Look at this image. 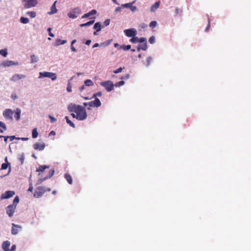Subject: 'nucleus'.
<instances>
[{"mask_svg": "<svg viewBox=\"0 0 251 251\" xmlns=\"http://www.w3.org/2000/svg\"><path fill=\"white\" fill-rule=\"evenodd\" d=\"M68 109L70 112H74L76 114L75 118L78 120H84L87 117L85 108L81 105L72 103L68 105Z\"/></svg>", "mask_w": 251, "mask_h": 251, "instance_id": "1", "label": "nucleus"}, {"mask_svg": "<svg viewBox=\"0 0 251 251\" xmlns=\"http://www.w3.org/2000/svg\"><path fill=\"white\" fill-rule=\"evenodd\" d=\"M39 78L43 77H48L50 78L52 80L54 81L57 78V75L54 73L49 72H42L39 73Z\"/></svg>", "mask_w": 251, "mask_h": 251, "instance_id": "2", "label": "nucleus"}, {"mask_svg": "<svg viewBox=\"0 0 251 251\" xmlns=\"http://www.w3.org/2000/svg\"><path fill=\"white\" fill-rule=\"evenodd\" d=\"M80 13V8L78 7H77L71 10L68 13V16L71 19H74L76 18Z\"/></svg>", "mask_w": 251, "mask_h": 251, "instance_id": "3", "label": "nucleus"}, {"mask_svg": "<svg viewBox=\"0 0 251 251\" xmlns=\"http://www.w3.org/2000/svg\"><path fill=\"white\" fill-rule=\"evenodd\" d=\"M100 84L108 92H110L114 89V85L112 81L110 80L102 81L100 83Z\"/></svg>", "mask_w": 251, "mask_h": 251, "instance_id": "4", "label": "nucleus"}, {"mask_svg": "<svg viewBox=\"0 0 251 251\" xmlns=\"http://www.w3.org/2000/svg\"><path fill=\"white\" fill-rule=\"evenodd\" d=\"M24 7L26 9L35 6L38 3V0H23Z\"/></svg>", "mask_w": 251, "mask_h": 251, "instance_id": "5", "label": "nucleus"}, {"mask_svg": "<svg viewBox=\"0 0 251 251\" xmlns=\"http://www.w3.org/2000/svg\"><path fill=\"white\" fill-rule=\"evenodd\" d=\"M125 34L128 37L135 36L137 34V30L134 28L125 29L124 30Z\"/></svg>", "mask_w": 251, "mask_h": 251, "instance_id": "6", "label": "nucleus"}, {"mask_svg": "<svg viewBox=\"0 0 251 251\" xmlns=\"http://www.w3.org/2000/svg\"><path fill=\"white\" fill-rule=\"evenodd\" d=\"M13 111L10 109H6L3 112V116L6 120L13 121Z\"/></svg>", "mask_w": 251, "mask_h": 251, "instance_id": "7", "label": "nucleus"}, {"mask_svg": "<svg viewBox=\"0 0 251 251\" xmlns=\"http://www.w3.org/2000/svg\"><path fill=\"white\" fill-rule=\"evenodd\" d=\"M19 65V63L18 62H15L11 60H5L1 63V65L4 67H8L13 65Z\"/></svg>", "mask_w": 251, "mask_h": 251, "instance_id": "8", "label": "nucleus"}, {"mask_svg": "<svg viewBox=\"0 0 251 251\" xmlns=\"http://www.w3.org/2000/svg\"><path fill=\"white\" fill-rule=\"evenodd\" d=\"M96 13H97V11L96 10H95V9H93V10H91L90 11H89V12L84 14L81 17V18L83 19V18H89V19L92 20L93 19V18L94 17H91V16H92V15L96 14Z\"/></svg>", "mask_w": 251, "mask_h": 251, "instance_id": "9", "label": "nucleus"}, {"mask_svg": "<svg viewBox=\"0 0 251 251\" xmlns=\"http://www.w3.org/2000/svg\"><path fill=\"white\" fill-rule=\"evenodd\" d=\"M25 77V75L15 74L10 78V80L13 81H16L19 79L24 78Z\"/></svg>", "mask_w": 251, "mask_h": 251, "instance_id": "10", "label": "nucleus"}, {"mask_svg": "<svg viewBox=\"0 0 251 251\" xmlns=\"http://www.w3.org/2000/svg\"><path fill=\"white\" fill-rule=\"evenodd\" d=\"M45 144L36 143L33 145V148L36 150L43 151L45 149Z\"/></svg>", "mask_w": 251, "mask_h": 251, "instance_id": "11", "label": "nucleus"}, {"mask_svg": "<svg viewBox=\"0 0 251 251\" xmlns=\"http://www.w3.org/2000/svg\"><path fill=\"white\" fill-rule=\"evenodd\" d=\"M56 1H55L54 3L51 5L50 7V11L48 12V14L52 15L56 13L57 12V9L56 7Z\"/></svg>", "mask_w": 251, "mask_h": 251, "instance_id": "12", "label": "nucleus"}, {"mask_svg": "<svg viewBox=\"0 0 251 251\" xmlns=\"http://www.w3.org/2000/svg\"><path fill=\"white\" fill-rule=\"evenodd\" d=\"M21 110L19 108H17L14 112V117L16 120L18 121L20 119Z\"/></svg>", "mask_w": 251, "mask_h": 251, "instance_id": "13", "label": "nucleus"}, {"mask_svg": "<svg viewBox=\"0 0 251 251\" xmlns=\"http://www.w3.org/2000/svg\"><path fill=\"white\" fill-rule=\"evenodd\" d=\"M95 18H94L93 20H90V21L86 23H84V24H81L80 25V27H86V26H90L91 25H93L94 22H95Z\"/></svg>", "mask_w": 251, "mask_h": 251, "instance_id": "14", "label": "nucleus"}, {"mask_svg": "<svg viewBox=\"0 0 251 251\" xmlns=\"http://www.w3.org/2000/svg\"><path fill=\"white\" fill-rule=\"evenodd\" d=\"M93 28L96 30V32H99L101 29V25L100 22H97L93 26Z\"/></svg>", "mask_w": 251, "mask_h": 251, "instance_id": "15", "label": "nucleus"}, {"mask_svg": "<svg viewBox=\"0 0 251 251\" xmlns=\"http://www.w3.org/2000/svg\"><path fill=\"white\" fill-rule=\"evenodd\" d=\"M160 5V1H157L155 3H154L151 8V11L152 12H154L156 11L159 7Z\"/></svg>", "mask_w": 251, "mask_h": 251, "instance_id": "16", "label": "nucleus"}, {"mask_svg": "<svg viewBox=\"0 0 251 251\" xmlns=\"http://www.w3.org/2000/svg\"><path fill=\"white\" fill-rule=\"evenodd\" d=\"M147 49V43L143 44V45H138L137 48V50L138 51H140L141 50H146Z\"/></svg>", "mask_w": 251, "mask_h": 251, "instance_id": "17", "label": "nucleus"}, {"mask_svg": "<svg viewBox=\"0 0 251 251\" xmlns=\"http://www.w3.org/2000/svg\"><path fill=\"white\" fill-rule=\"evenodd\" d=\"M66 43H67V40H62L60 39H57L55 40V46H58L61 45L65 44Z\"/></svg>", "mask_w": 251, "mask_h": 251, "instance_id": "18", "label": "nucleus"}, {"mask_svg": "<svg viewBox=\"0 0 251 251\" xmlns=\"http://www.w3.org/2000/svg\"><path fill=\"white\" fill-rule=\"evenodd\" d=\"M93 103L94 105V107H99L101 106V102L100 100L97 98H96L94 100H93Z\"/></svg>", "mask_w": 251, "mask_h": 251, "instance_id": "19", "label": "nucleus"}, {"mask_svg": "<svg viewBox=\"0 0 251 251\" xmlns=\"http://www.w3.org/2000/svg\"><path fill=\"white\" fill-rule=\"evenodd\" d=\"M135 2V1H133L132 2L127 3H125V4H122V7L123 8H130V7L132 6V5L133 3H134Z\"/></svg>", "mask_w": 251, "mask_h": 251, "instance_id": "20", "label": "nucleus"}, {"mask_svg": "<svg viewBox=\"0 0 251 251\" xmlns=\"http://www.w3.org/2000/svg\"><path fill=\"white\" fill-rule=\"evenodd\" d=\"M84 84L87 86H91L94 85V82L91 79H86L84 81Z\"/></svg>", "mask_w": 251, "mask_h": 251, "instance_id": "21", "label": "nucleus"}, {"mask_svg": "<svg viewBox=\"0 0 251 251\" xmlns=\"http://www.w3.org/2000/svg\"><path fill=\"white\" fill-rule=\"evenodd\" d=\"M38 132L36 128L32 129V137L33 138H36L38 137Z\"/></svg>", "mask_w": 251, "mask_h": 251, "instance_id": "22", "label": "nucleus"}, {"mask_svg": "<svg viewBox=\"0 0 251 251\" xmlns=\"http://www.w3.org/2000/svg\"><path fill=\"white\" fill-rule=\"evenodd\" d=\"M65 118L66 120V122L70 125V126L73 128L75 127V124L69 119L68 116H66Z\"/></svg>", "mask_w": 251, "mask_h": 251, "instance_id": "23", "label": "nucleus"}, {"mask_svg": "<svg viewBox=\"0 0 251 251\" xmlns=\"http://www.w3.org/2000/svg\"><path fill=\"white\" fill-rule=\"evenodd\" d=\"M20 22L22 24H27L29 23V20L28 18H27L22 17L20 18Z\"/></svg>", "mask_w": 251, "mask_h": 251, "instance_id": "24", "label": "nucleus"}, {"mask_svg": "<svg viewBox=\"0 0 251 251\" xmlns=\"http://www.w3.org/2000/svg\"><path fill=\"white\" fill-rule=\"evenodd\" d=\"M130 42L133 44H136L139 42V38L136 36L132 37L129 40Z\"/></svg>", "mask_w": 251, "mask_h": 251, "instance_id": "25", "label": "nucleus"}, {"mask_svg": "<svg viewBox=\"0 0 251 251\" xmlns=\"http://www.w3.org/2000/svg\"><path fill=\"white\" fill-rule=\"evenodd\" d=\"M31 63H34L38 61V59L37 56L33 54L30 56Z\"/></svg>", "mask_w": 251, "mask_h": 251, "instance_id": "26", "label": "nucleus"}, {"mask_svg": "<svg viewBox=\"0 0 251 251\" xmlns=\"http://www.w3.org/2000/svg\"><path fill=\"white\" fill-rule=\"evenodd\" d=\"M131 46L129 45H121L120 46V49H123L124 50H126L130 49Z\"/></svg>", "mask_w": 251, "mask_h": 251, "instance_id": "27", "label": "nucleus"}, {"mask_svg": "<svg viewBox=\"0 0 251 251\" xmlns=\"http://www.w3.org/2000/svg\"><path fill=\"white\" fill-rule=\"evenodd\" d=\"M26 15H29L32 18H34L36 16V13L34 11H29L26 12Z\"/></svg>", "mask_w": 251, "mask_h": 251, "instance_id": "28", "label": "nucleus"}, {"mask_svg": "<svg viewBox=\"0 0 251 251\" xmlns=\"http://www.w3.org/2000/svg\"><path fill=\"white\" fill-rule=\"evenodd\" d=\"M152 60V58L151 57H148L147 59V60H146V62L145 63V65L146 66H150L151 63V62Z\"/></svg>", "mask_w": 251, "mask_h": 251, "instance_id": "29", "label": "nucleus"}, {"mask_svg": "<svg viewBox=\"0 0 251 251\" xmlns=\"http://www.w3.org/2000/svg\"><path fill=\"white\" fill-rule=\"evenodd\" d=\"M125 84V81L122 80L119 82H116L114 85L115 87H120L121 86L124 85Z\"/></svg>", "mask_w": 251, "mask_h": 251, "instance_id": "30", "label": "nucleus"}, {"mask_svg": "<svg viewBox=\"0 0 251 251\" xmlns=\"http://www.w3.org/2000/svg\"><path fill=\"white\" fill-rule=\"evenodd\" d=\"M67 91L68 92H71L72 91V85H71V82H70V80L68 81V83L67 87Z\"/></svg>", "mask_w": 251, "mask_h": 251, "instance_id": "31", "label": "nucleus"}, {"mask_svg": "<svg viewBox=\"0 0 251 251\" xmlns=\"http://www.w3.org/2000/svg\"><path fill=\"white\" fill-rule=\"evenodd\" d=\"M7 55V51L6 49L1 50V55L6 57Z\"/></svg>", "mask_w": 251, "mask_h": 251, "instance_id": "32", "label": "nucleus"}, {"mask_svg": "<svg viewBox=\"0 0 251 251\" xmlns=\"http://www.w3.org/2000/svg\"><path fill=\"white\" fill-rule=\"evenodd\" d=\"M155 39L154 36H152L150 37V38L149 39V42L150 44H152L155 43Z\"/></svg>", "mask_w": 251, "mask_h": 251, "instance_id": "33", "label": "nucleus"}, {"mask_svg": "<svg viewBox=\"0 0 251 251\" xmlns=\"http://www.w3.org/2000/svg\"><path fill=\"white\" fill-rule=\"evenodd\" d=\"M102 96V92L100 91L98 92L97 93L94 94L92 98H96L97 97H101Z\"/></svg>", "mask_w": 251, "mask_h": 251, "instance_id": "34", "label": "nucleus"}, {"mask_svg": "<svg viewBox=\"0 0 251 251\" xmlns=\"http://www.w3.org/2000/svg\"><path fill=\"white\" fill-rule=\"evenodd\" d=\"M140 43H143L144 44L147 43V39L145 37H141L139 38V42Z\"/></svg>", "mask_w": 251, "mask_h": 251, "instance_id": "35", "label": "nucleus"}, {"mask_svg": "<svg viewBox=\"0 0 251 251\" xmlns=\"http://www.w3.org/2000/svg\"><path fill=\"white\" fill-rule=\"evenodd\" d=\"M49 118L50 119V122L51 123H54L56 122L57 120L56 118H55L54 117L49 115Z\"/></svg>", "mask_w": 251, "mask_h": 251, "instance_id": "36", "label": "nucleus"}, {"mask_svg": "<svg viewBox=\"0 0 251 251\" xmlns=\"http://www.w3.org/2000/svg\"><path fill=\"white\" fill-rule=\"evenodd\" d=\"M157 25V22L156 21H152L150 24V26L151 28L154 27Z\"/></svg>", "mask_w": 251, "mask_h": 251, "instance_id": "37", "label": "nucleus"}, {"mask_svg": "<svg viewBox=\"0 0 251 251\" xmlns=\"http://www.w3.org/2000/svg\"><path fill=\"white\" fill-rule=\"evenodd\" d=\"M124 69V67H123V68L120 67V68H118V69L114 71L113 73L114 74H118L119 73H121Z\"/></svg>", "mask_w": 251, "mask_h": 251, "instance_id": "38", "label": "nucleus"}, {"mask_svg": "<svg viewBox=\"0 0 251 251\" xmlns=\"http://www.w3.org/2000/svg\"><path fill=\"white\" fill-rule=\"evenodd\" d=\"M51 30H52V28L51 27H49L48 28V31L49 32V36L51 37H53L54 36V34H53L51 32Z\"/></svg>", "mask_w": 251, "mask_h": 251, "instance_id": "39", "label": "nucleus"}, {"mask_svg": "<svg viewBox=\"0 0 251 251\" xmlns=\"http://www.w3.org/2000/svg\"><path fill=\"white\" fill-rule=\"evenodd\" d=\"M207 17H208V25L207 26V27L205 28V31H206V32L208 31L209 28L210 26V19L209 18L208 16H207Z\"/></svg>", "mask_w": 251, "mask_h": 251, "instance_id": "40", "label": "nucleus"}, {"mask_svg": "<svg viewBox=\"0 0 251 251\" xmlns=\"http://www.w3.org/2000/svg\"><path fill=\"white\" fill-rule=\"evenodd\" d=\"M1 128H2L3 129V130H5L6 129V126L5 124L2 122H1Z\"/></svg>", "mask_w": 251, "mask_h": 251, "instance_id": "41", "label": "nucleus"}, {"mask_svg": "<svg viewBox=\"0 0 251 251\" xmlns=\"http://www.w3.org/2000/svg\"><path fill=\"white\" fill-rule=\"evenodd\" d=\"M110 20H109V19H107V20H106L104 22L103 24H104V25H105V26H107V25H109V24H110Z\"/></svg>", "mask_w": 251, "mask_h": 251, "instance_id": "42", "label": "nucleus"}, {"mask_svg": "<svg viewBox=\"0 0 251 251\" xmlns=\"http://www.w3.org/2000/svg\"><path fill=\"white\" fill-rule=\"evenodd\" d=\"M130 9L132 12H135V11H137V7L136 6H132V5L131 6Z\"/></svg>", "mask_w": 251, "mask_h": 251, "instance_id": "43", "label": "nucleus"}, {"mask_svg": "<svg viewBox=\"0 0 251 251\" xmlns=\"http://www.w3.org/2000/svg\"><path fill=\"white\" fill-rule=\"evenodd\" d=\"M11 98L13 100H16L17 98V95L15 93L12 94V95H11Z\"/></svg>", "mask_w": 251, "mask_h": 251, "instance_id": "44", "label": "nucleus"}, {"mask_svg": "<svg viewBox=\"0 0 251 251\" xmlns=\"http://www.w3.org/2000/svg\"><path fill=\"white\" fill-rule=\"evenodd\" d=\"M123 7H122V5L121 6H119V7H117L116 9H115V12H120L121 10V9Z\"/></svg>", "mask_w": 251, "mask_h": 251, "instance_id": "45", "label": "nucleus"}, {"mask_svg": "<svg viewBox=\"0 0 251 251\" xmlns=\"http://www.w3.org/2000/svg\"><path fill=\"white\" fill-rule=\"evenodd\" d=\"M71 49L72 51L73 52L77 51L76 49L74 47V46L71 45Z\"/></svg>", "mask_w": 251, "mask_h": 251, "instance_id": "46", "label": "nucleus"}, {"mask_svg": "<svg viewBox=\"0 0 251 251\" xmlns=\"http://www.w3.org/2000/svg\"><path fill=\"white\" fill-rule=\"evenodd\" d=\"M17 138H16L15 136H9V139H10V141H13L14 139H17Z\"/></svg>", "mask_w": 251, "mask_h": 251, "instance_id": "47", "label": "nucleus"}, {"mask_svg": "<svg viewBox=\"0 0 251 251\" xmlns=\"http://www.w3.org/2000/svg\"><path fill=\"white\" fill-rule=\"evenodd\" d=\"M17 139L22 140L23 141H26V140H28V138H27L21 137V138H17Z\"/></svg>", "mask_w": 251, "mask_h": 251, "instance_id": "48", "label": "nucleus"}, {"mask_svg": "<svg viewBox=\"0 0 251 251\" xmlns=\"http://www.w3.org/2000/svg\"><path fill=\"white\" fill-rule=\"evenodd\" d=\"M111 40H107L106 42H105V45L106 46H108V45H110V44L111 43Z\"/></svg>", "mask_w": 251, "mask_h": 251, "instance_id": "49", "label": "nucleus"}, {"mask_svg": "<svg viewBox=\"0 0 251 251\" xmlns=\"http://www.w3.org/2000/svg\"><path fill=\"white\" fill-rule=\"evenodd\" d=\"M88 104H89V106L90 107H94V105L93 103V101H91L90 102H88Z\"/></svg>", "mask_w": 251, "mask_h": 251, "instance_id": "50", "label": "nucleus"}, {"mask_svg": "<svg viewBox=\"0 0 251 251\" xmlns=\"http://www.w3.org/2000/svg\"><path fill=\"white\" fill-rule=\"evenodd\" d=\"M2 137H3L4 138V140L5 141V142H7L8 139H9V136H1V138Z\"/></svg>", "mask_w": 251, "mask_h": 251, "instance_id": "51", "label": "nucleus"}, {"mask_svg": "<svg viewBox=\"0 0 251 251\" xmlns=\"http://www.w3.org/2000/svg\"><path fill=\"white\" fill-rule=\"evenodd\" d=\"M85 85H82L79 88V90L80 92H82L85 89Z\"/></svg>", "mask_w": 251, "mask_h": 251, "instance_id": "52", "label": "nucleus"}, {"mask_svg": "<svg viewBox=\"0 0 251 251\" xmlns=\"http://www.w3.org/2000/svg\"><path fill=\"white\" fill-rule=\"evenodd\" d=\"M91 41L90 40H87L85 42V44L86 45H89L91 44Z\"/></svg>", "mask_w": 251, "mask_h": 251, "instance_id": "53", "label": "nucleus"}, {"mask_svg": "<svg viewBox=\"0 0 251 251\" xmlns=\"http://www.w3.org/2000/svg\"><path fill=\"white\" fill-rule=\"evenodd\" d=\"M56 134L55 132L54 131H51L50 132V135H55Z\"/></svg>", "mask_w": 251, "mask_h": 251, "instance_id": "54", "label": "nucleus"}, {"mask_svg": "<svg viewBox=\"0 0 251 251\" xmlns=\"http://www.w3.org/2000/svg\"><path fill=\"white\" fill-rule=\"evenodd\" d=\"M100 47V44L99 43H95L93 45V48H97V47Z\"/></svg>", "mask_w": 251, "mask_h": 251, "instance_id": "55", "label": "nucleus"}, {"mask_svg": "<svg viewBox=\"0 0 251 251\" xmlns=\"http://www.w3.org/2000/svg\"><path fill=\"white\" fill-rule=\"evenodd\" d=\"M129 77V75H126L124 77H122V79H128Z\"/></svg>", "mask_w": 251, "mask_h": 251, "instance_id": "56", "label": "nucleus"}, {"mask_svg": "<svg viewBox=\"0 0 251 251\" xmlns=\"http://www.w3.org/2000/svg\"><path fill=\"white\" fill-rule=\"evenodd\" d=\"M76 42V39H74L73 40L72 42H71V45H72L73 46V45Z\"/></svg>", "mask_w": 251, "mask_h": 251, "instance_id": "57", "label": "nucleus"}, {"mask_svg": "<svg viewBox=\"0 0 251 251\" xmlns=\"http://www.w3.org/2000/svg\"><path fill=\"white\" fill-rule=\"evenodd\" d=\"M114 46L115 48H118L119 47L120 48V46L118 44V43H115L114 45Z\"/></svg>", "mask_w": 251, "mask_h": 251, "instance_id": "58", "label": "nucleus"}, {"mask_svg": "<svg viewBox=\"0 0 251 251\" xmlns=\"http://www.w3.org/2000/svg\"><path fill=\"white\" fill-rule=\"evenodd\" d=\"M71 115L74 118H75L76 114L75 113L72 112Z\"/></svg>", "mask_w": 251, "mask_h": 251, "instance_id": "59", "label": "nucleus"}, {"mask_svg": "<svg viewBox=\"0 0 251 251\" xmlns=\"http://www.w3.org/2000/svg\"><path fill=\"white\" fill-rule=\"evenodd\" d=\"M112 1L116 4H119V3L117 1V0H112Z\"/></svg>", "mask_w": 251, "mask_h": 251, "instance_id": "60", "label": "nucleus"}, {"mask_svg": "<svg viewBox=\"0 0 251 251\" xmlns=\"http://www.w3.org/2000/svg\"><path fill=\"white\" fill-rule=\"evenodd\" d=\"M83 105L85 106H89V104H88V102H84L83 103Z\"/></svg>", "mask_w": 251, "mask_h": 251, "instance_id": "61", "label": "nucleus"}, {"mask_svg": "<svg viewBox=\"0 0 251 251\" xmlns=\"http://www.w3.org/2000/svg\"><path fill=\"white\" fill-rule=\"evenodd\" d=\"M104 45H105V43H104V42L101 43L100 44V46H102Z\"/></svg>", "mask_w": 251, "mask_h": 251, "instance_id": "62", "label": "nucleus"}, {"mask_svg": "<svg viewBox=\"0 0 251 251\" xmlns=\"http://www.w3.org/2000/svg\"><path fill=\"white\" fill-rule=\"evenodd\" d=\"M179 11V8H176V13H178Z\"/></svg>", "mask_w": 251, "mask_h": 251, "instance_id": "63", "label": "nucleus"}, {"mask_svg": "<svg viewBox=\"0 0 251 251\" xmlns=\"http://www.w3.org/2000/svg\"><path fill=\"white\" fill-rule=\"evenodd\" d=\"M82 75V73H77V75L78 76L81 75Z\"/></svg>", "mask_w": 251, "mask_h": 251, "instance_id": "64", "label": "nucleus"}]
</instances>
